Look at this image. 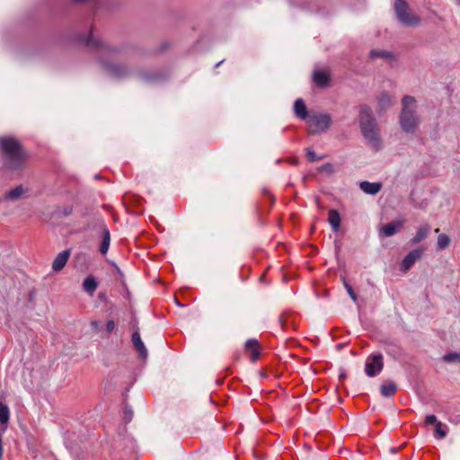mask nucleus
Wrapping results in <instances>:
<instances>
[{"label": "nucleus", "mask_w": 460, "mask_h": 460, "mask_svg": "<svg viewBox=\"0 0 460 460\" xmlns=\"http://www.w3.org/2000/svg\"><path fill=\"white\" fill-rule=\"evenodd\" d=\"M450 243V238L448 235L441 234L438 236L437 247L438 250L446 249Z\"/></svg>", "instance_id": "25"}, {"label": "nucleus", "mask_w": 460, "mask_h": 460, "mask_svg": "<svg viewBox=\"0 0 460 460\" xmlns=\"http://www.w3.org/2000/svg\"><path fill=\"white\" fill-rule=\"evenodd\" d=\"M80 40L84 41L86 46L98 49L100 64L107 75L117 79L126 78L130 75V69L126 65L104 59V56H111L119 53V50L118 48L109 45L99 37H96L93 31H91L86 38Z\"/></svg>", "instance_id": "1"}, {"label": "nucleus", "mask_w": 460, "mask_h": 460, "mask_svg": "<svg viewBox=\"0 0 460 460\" xmlns=\"http://www.w3.org/2000/svg\"><path fill=\"white\" fill-rule=\"evenodd\" d=\"M420 117L417 112V102L412 96H404L402 100V111L399 123L406 133H414L420 124Z\"/></svg>", "instance_id": "3"}, {"label": "nucleus", "mask_w": 460, "mask_h": 460, "mask_svg": "<svg viewBox=\"0 0 460 460\" xmlns=\"http://www.w3.org/2000/svg\"><path fill=\"white\" fill-rule=\"evenodd\" d=\"M447 434V426L444 425L441 421L438 422L435 425V435L438 438H444Z\"/></svg>", "instance_id": "26"}, {"label": "nucleus", "mask_w": 460, "mask_h": 460, "mask_svg": "<svg viewBox=\"0 0 460 460\" xmlns=\"http://www.w3.org/2000/svg\"><path fill=\"white\" fill-rule=\"evenodd\" d=\"M245 348L247 350H251V359L255 361L258 359L260 352L258 350V341L255 339H250L245 343Z\"/></svg>", "instance_id": "18"}, {"label": "nucleus", "mask_w": 460, "mask_h": 460, "mask_svg": "<svg viewBox=\"0 0 460 460\" xmlns=\"http://www.w3.org/2000/svg\"><path fill=\"white\" fill-rule=\"evenodd\" d=\"M344 376H345V375H344V374H341V375L340 376V377H341V378H344Z\"/></svg>", "instance_id": "38"}, {"label": "nucleus", "mask_w": 460, "mask_h": 460, "mask_svg": "<svg viewBox=\"0 0 460 460\" xmlns=\"http://www.w3.org/2000/svg\"><path fill=\"white\" fill-rule=\"evenodd\" d=\"M392 103H393L392 97L385 92L381 93L377 98L378 112L385 111L392 105Z\"/></svg>", "instance_id": "12"}, {"label": "nucleus", "mask_w": 460, "mask_h": 460, "mask_svg": "<svg viewBox=\"0 0 460 460\" xmlns=\"http://www.w3.org/2000/svg\"><path fill=\"white\" fill-rule=\"evenodd\" d=\"M332 165L330 164H326L323 166V169L325 168V169H328V168H331Z\"/></svg>", "instance_id": "36"}, {"label": "nucleus", "mask_w": 460, "mask_h": 460, "mask_svg": "<svg viewBox=\"0 0 460 460\" xmlns=\"http://www.w3.org/2000/svg\"><path fill=\"white\" fill-rule=\"evenodd\" d=\"M294 112L295 115L301 119H305L310 116L308 115L307 108L302 99L296 100L294 103Z\"/></svg>", "instance_id": "13"}, {"label": "nucleus", "mask_w": 460, "mask_h": 460, "mask_svg": "<svg viewBox=\"0 0 460 460\" xmlns=\"http://www.w3.org/2000/svg\"><path fill=\"white\" fill-rule=\"evenodd\" d=\"M25 192V190L22 185H19L15 187L14 189L9 190L5 194V199H19L23 193Z\"/></svg>", "instance_id": "22"}, {"label": "nucleus", "mask_w": 460, "mask_h": 460, "mask_svg": "<svg viewBox=\"0 0 460 460\" xmlns=\"http://www.w3.org/2000/svg\"><path fill=\"white\" fill-rule=\"evenodd\" d=\"M98 284L93 276L87 277L83 282L84 290L89 295H93L96 290Z\"/></svg>", "instance_id": "19"}, {"label": "nucleus", "mask_w": 460, "mask_h": 460, "mask_svg": "<svg viewBox=\"0 0 460 460\" xmlns=\"http://www.w3.org/2000/svg\"><path fill=\"white\" fill-rule=\"evenodd\" d=\"M91 325H92V327H93L94 330H98V329H99V325H100V323H99L97 321H93V322L91 323Z\"/></svg>", "instance_id": "34"}, {"label": "nucleus", "mask_w": 460, "mask_h": 460, "mask_svg": "<svg viewBox=\"0 0 460 460\" xmlns=\"http://www.w3.org/2000/svg\"><path fill=\"white\" fill-rule=\"evenodd\" d=\"M390 450H391V452H392L393 454H395V453H397V452H398V448H396V447H392Z\"/></svg>", "instance_id": "35"}, {"label": "nucleus", "mask_w": 460, "mask_h": 460, "mask_svg": "<svg viewBox=\"0 0 460 460\" xmlns=\"http://www.w3.org/2000/svg\"><path fill=\"white\" fill-rule=\"evenodd\" d=\"M383 356L382 354H373L367 358L365 371L370 376H376L383 369Z\"/></svg>", "instance_id": "7"}, {"label": "nucleus", "mask_w": 460, "mask_h": 460, "mask_svg": "<svg viewBox=\"0 0 460 460\" xmlns=\"http://www.w3.org/2000/svg\"><path fill=\"white\" fill-rule=\"evenodd\" d=\"M223 61H224V60L219 61V62L217 64V66H218L220 64H222V63H223Z\"/></svg>", "instance_id": "37"}, {"label": "nucleus", "mask_w": 460, "mask_h": 460, "mask_svg": "<svg viewBox=\"0 0 460 460\" xmlns=\"http://www.w3.org/2000/svg\"><path fill=\"white\" fill-rule=\"evenodd\" d=\"M443 359L445 362H447V363H454V362L460 363V353L452 352V353L446 354L443 357Z\"/></svg>", "instance_id": "27"}, {"label": "nucleus", "mask_w": 460, "mask_h": 460, "mask_svg": "<svg viewBox=\"0 0 460 460\" xmlns=\"http://www.w3.org/2000/svg\"><path fill=\"white\" fill-rule=\"evenodd\" d=\"M133 417V411L128 409V407H125L124 410V420L126 422H129L132 420Z\"/></svg>", "instance_id": "31"}, {"label": "nucleus", "mask_w": 460, "mask_h": 460, "mask_svg": "<svg viewBox=\"0 0 460 460\" xmlns=\"http://www.w3.org/2000/svg\"><path fill=\"white\" fill-rule=\"evenodd\" d=\"M111 242V234L109 229L105 226H102V243L100 245V252L102 254H106Z\"/></svg>", "instance_id": "14"}, {"label": "nucleus", "mask_w": 460, "mask_h": 460, "mask_svg": "<svg viewBox=\"0 0 460 460\" xmlns=\"http://www.w3.org/2000/svg\"><path fill=\"white\" fill-rule=\"evenodd\" d=\"M394 12L399 22L407 27H417L421 22L420 17L411 11L405 0H395Z\"/></svg>", "instance_id": "5"}, {"label": "nucleus", "mask_w": 460, "mask_h": 460, "mask_svg": "<svg viewBox=\"0 0 460 460\" xmlns=\"http://www.w3.org/2000/svg\"><path fill=\"white\" fill-rule=\"evenodd\" d=\"M359 188L362 191L369 195L377 194L382 189L381 182H369V181H361L359 183Z\"/></svg>", "instance_id": "11"}, {"label": "nucleus", "mask_w": 460, "mask_h": 460, "mask_svg": "<svg viewBox=\"0 0 460 460\" xmlns=\"http://www.w3.org/2000/svg\"><path fill=\"white\" fill-rule=\"evenodd\" d=\"M396 385L393 381H389L386 384L382 385L380 387L382 395L385 397L394 395V394L396 392Z\"/></svg>", "instance_id": "21"}, {"label": "nucleus", "mask_w": 460, "mask_h": 460, "mask_svg": "<svg viewBox=\"0 0 460 460\" xmlns=\"http://www.w3.org/2000/svg\"><path fill=\"white\" fill-rule=\"evenodd\" d=\"M314 82L320 87L327 86L330 76L327 73L323 71H314L313 75Z\"/></svg>", "instance_id": "16"}, {"label": "nucleus", "mask_w": 460, "mask_h": 460, "mask_svg": "<svg viewBox=\"0 0 460 460\" xmlns=\"http://www.w3.org/2000/svg\"><path fill=\"white\" fill-rule=\"evenodd\" d=\"M423 250L420 248L412 250L402 260L401 270L407 271L422 255Z\"/></svg>", "instance_id": "8"}, {"label": "nucleus", "mask_w": 460, "mask_h": 460, "mask_svg": "<svg viewBox=\"0 0 460 460\" xmlns=\"http://www.w3.org/2000/svg\"><path fill=\"white\" fill-rule=\"evenodd\" d=\"M332 125V116L328 113H313L308 117L307 131L310 135H317L327 131Z\"/></svg>", "instance_id": "6"}, {"label": "nucleus", "mask_w": 460, "mask_h": 460, "mask_svg": "<svg viewBox=\"0 0 460 460\" xmlns=\"http://www.w3.org/2000/svg\"><path fill=\"white\" fill-rule=\"evenodd\" d=\"M425 422L427 424H435V425H437V423L439 422V421L437 420V417L435 415H428L425 418Z\"/></svg>", "instance_id": "32"}, {"label": "nucleus", "mask_w": 460, "mask_h": 460, "mask_svg": "<svg viewBox=\"0 0 460 460\" xmlns=\"http://www.w3.org/2000/svg\"><path fill=\"white\" fill-rule=\"evenodd\" d=\"M343 285H344V288H346L349 296H350V298L354 301V302H357L358 300V296L356 295V293L354 292L352 287L346 281L345 279H343Z\"/></svg>", "instance_id": "28"}, {"label": "nucleus", "mask_w": 460, "mask_h": 460, "mask_svg": "<svg viewBox=\"0 0 460 460\" xmlns=\"http://www.w3.org/2000/svg\"><path fill=\"white\" fill-rule=\"evenodd\" d=\"M9 408L7 405L0 402V423L6 424L9 420Z\"/></svg>", "instance_id": "24"}, {"label": "nucleus", "mask_w": 460, "mask_h": 460, "mask_svg": "<svg viewBox=\"0 0 460 460\" xmlns=\"http://www.w3.org/2000/svg\"><path fill=\"white\" fill-rule=\"evenodd\" d=\"M358 125L367 146L376 153L381 151L384 145L380 128L371 108L366 104L358 107Z\"/></svg>", "instance_id": "2"}, {"label": "nucleus", "mask_w": 460, "mask_h": 460, "mask_svg": "<svg viewBox=\"0 0 460 460\" xmlns=\"http://www.w3.org/2000/svg\"><path fill=\"white\" fill-rule=\"evenodd\" d=\"M70 252L68 250L59 252L52 262V270L54 271L61 270L66 264Z\"/></svg>", "instance_id": "10"}, {"label": "nucleus", "mask_w": 460, "mask_h": 460, "mask_svg": "<svg viewBox=\"0 0 460 460\" xmlns=\"http://www.w3.org/2000/svg\"><path fill=\"white\" fill-rule=\"evenodd\" d=\"M115 328V323L111 320L106 323V330L108 332H111Z\"/></svg>", "instance_id": "33"}, {"label": "nucleus", "mask_w": 460, "mask_h": 460, "mask_svg": "<svg viewBox=\"0 0 460 460\" xmlns=\"http://www.w3.org/2000/svg\"><path fill=\"white\" fill-rule=\"evenodd\" d=\"M438 232H439L438 228L435 229V233H438Z\"/></svg>", "instance_id": "39"}, {"label": "nucleus", "mask_w": 460, "mask_h": 460, "mask_svg": "<svg viewBox=\"0 0 460 460\" xmlns=\"http://www.w3.org/2000/svg\"><path fill=\"white\" fill-rule=\"evenodd\" d=\"M369 57L372 59H376V58H390L392 57V54L390 52L385 51V50L373 49V50L370 51Z\"/></svg>", "instance_id": "23"}, {"label": "nucleus", "mask_w": 460, "mask_h": 460, "mask_svg": "<svg viewBox=\"0 0 460 460\" xmlns=\"http://www.w3.org/2000/svg\"><path fill=\"white\" fill-rule=\"evenodd\" d=\"M401 226H402V223L400 221H393L391 223L385 224L382 227L381 232L385 236H392L399 231Z\"/></svg>", "instance_id": "15"}, {"label": "nucleus", "mask_w": 460, "mask_h": 460, "mask_svg": "<svg viewBox=\"0 0 460 460\" xmlns=\"http://www.w3.org/2000/svg\"><path fill=\"white\" fill-rule=\"evenodd\" d=\"M0 149L5 155L7 165L11 169L19 168L26 157L22 145L13 137H0Z\"/></svg>", "instance_id": "4"}, {"label": "nucleus", "mask_w": 460, "mask_h": 460, "mask_svg": "<svg viewBox=\"0 0 460 460\" xmlns=\"http://www.w3.org/2000/svg\"><path fill=\"white\" fill-rule=\"evenodd\" d=\"M328 222L331 225L333 231H338L341 226V217L337 210L331 209L329 211Z\"/></svg>", "instance_id": "17"}, {"label": "nucleus", "mask_w": 460, "mask_h": 460, "mask_svg": "<svg viewBox=\"0 0 460 460\" xmlns=\"http://www.w3.org/2000/svg\"><path fill=\"white\" fill-rule=\"evenodd\" d=\"M306 156H307L308 160L311 162H316L321 159L319 156H317L315 152H314L310 148H306Z\"/></svg>", "instance_id": "30"}, {"label": "nucleus", "mask_w": 460, "mask_h": 460, "mask_svg": "<svg viewBox=\"0 0 460 460\" xmlns=\"http://www.w3.org/2000/svg\"><path fill=\"white\" fill-rule=\"evenodd\" d=\"M132 344L135 349L137 351L139 358L146 359L147 358L148 352L143 341L141 340L138 329H136L132 334Z\"/></svg>", "instance_id": "9"}, {"label": "nucleus", "mask_w": 460, "mask_h": 460, "mask_svg": "<svg viewBox=\"0 0 460 460\" xmlns=\"http://www.w3.org/2000/svg\"><path fill=\"white\" fill-rule=\"evenodd\" d=\"M429 230H430L429 226H428V225L421 226L418 229V231H417V233H416L415 236L411 239V243H420V241H422V240H424L425 238H427V236H428V234H429Z\"/></svg>", "instance_id": "20"}, {"label": "nucleus", "mask_w": 460, "mask_h": 460, "mask_svg": "<svg viewBox=\"0 0 460 460\" xmlns=\"http://www.w3.org/2000/svg\"><path fill=\"white\" fill-rule=\"evenodd\" d=\"M59 211L63 216L68 217L73 212V207L71 205H65L59 208Z\"/></svg>", "instance_id": "29"}]
</instances>
